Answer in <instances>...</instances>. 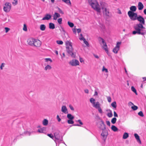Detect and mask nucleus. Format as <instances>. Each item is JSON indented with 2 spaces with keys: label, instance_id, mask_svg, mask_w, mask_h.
<instances>
[{
  "label": "nucleus",
  "instance_id": "f257e3e1",
  "mask_svg": "<svg viewBox=\"0 0 146 146\" xmlns=\"http://www.w3.org/2000/svg\"><path fill=\"white\" fill-rule=\"evenodd\" d=\"M134 28L135 31H133L132 34L135 35L137 34L138 35H144L146 34L145 28L140 24H137L134 26Z\"/></svg>",
  "mask_w": 146,
  "mask_h": 146
},
{
  "label": "nucleus",
  "instance_id": "f03ea898",
  "mask_svg": "<svg viewBox=\"0 0 146 146\" xmlns=\"http://www.w3.org/2000/svg\"><path fill=\"white\" fill-rule=\"evenodd\" d=\"M88 2L91 7L98 13H100L101 12L100 5L96 0H88Z\"/></svg>",
  "mask_w": 146,
  "mask_h": 146
},
{
  "label": "nucleus",
  "instance_id": "7ed1b4c3",
  "mask_svg": "<svg viewBox=\"0 0 146 146\" xmlns=\"http://www.w3.org/2000/svg\"><path fill=\"white\" fill-rule=\"evenodd\" d=\"M66 44L68 46L66 47V50L68 53L70 55L71 57L74 58L75 57L76 54L73 52V48L72 46V43L71 42L67 41Z\"/></svg>",
  "mask_w": 146,
  "mask_h": 146
},
{
  "label": "nucleus",
  "instance_id": "20e7f679",
  "mask_svg": "<svg viewBox=\"0 0 146 146\" xmlns=\"http://www.w3.org/2000/svg\"><path fill=\"white\" fill-rule=\"evenodd\" d=\"M54 140L55 142L56 146H59V144L63 141L62 137H61L58 131L55 132L54 133Z\"/></svg>",
  "mask_w": 146,
  "mask_h": 146
},
{
  "label": "nucleus",
  "instance_id": "39448f33",
  "mask_svg": "<svg viewBox=\"0 0 146 146\" xmlns=\"http://www.w3.org/2000/svg\"><path fill=\"white\" fill-rule=\"evenodd\" d=\"M100 4L101 7V9L102 10L103 13L107 16L109 15V10L107 9V4L103 1H100Z\"/></svg>",
  "mask_w": 146,
  "mask_h": 146
},
{
  "label": "nucleus",
  "instance_id": "423d86ee",
  "mask_svg": "<svg viewBox=\"0 0 146 146\" xmlns=\"http://www.w3.org/2000/svg\"><path fill=\"white\" fill-rule=\"evenodd\" d=\"M97 125L98 127L102 130H104L106 129V126L104 122L101 119L98 122Z\"/></svg>",
  "mask_w": 146,
  "mask_h": 146
},
{
  "label": "nucleus",
  "instance_id": "0eeeda50",
  "mask_svg": "<svg viewBox=\"0 0 146 146\" xmlns=\"http://www.w3.org/2000/svg\"><path fill=\"white\" fill-rule=\"evenodd\" d=\"M128 15L131 19L133 20H135L137 19V14L131 11H129L128 12Z\"/></svg>",
  "mask_w": 146,
  "mask_h": 146
},
{
  "label": "nucleus",
  "instance_id": "6e6552de",
  "mask_svg": "<svg viewBox=\"0 0 146 146\" xmlns=\"http://www.w3.org/2000/svg\"><path fill=\"white\" fill-rule=\"evenodd\" d=\"M11 5L10 3L6 2L4 5L3 7V10L6 13L9 12L11 10Z\"/></svg>",
  "mask_w": 146,
  "mask_h": 146
},
{
  "label": "nucleus",
  "instance_id": "1a4fd4ad",
  "mask_svg": "<svg viewBox=\"0 0 146 146\" xmlns=\"http://www.w3.org/2000/svg\"><path fill=\"white\" fill-rule=\"evenodd\" d=\"M102 40V43L101 45H102V48L104 50L107 54H109L108 48V47L106 43L105 42L104 40L102 38H101Z\"/></svg>",
  "mask_w": 146,
  "mask_h": 146
},
{
  "label": "nucleus",
  "instance_id": "9d476101",
  "mask_svg": "<svg viewBox=\"0 0 146 146\" xmlns=\"http://www.w3.org/2000/svg\"><path fill=\"white\" fill-rule=\"evenodd\" d=\"M121 44V42H117L113 50V52L115 54L117 53L119 49L120 46Z\"/></svg>",
  "mask_w": 146,
  "mask_h": 146
},
{
  "label": "nucleus",
  "instance_id": "9b49d317",
  "mask_svg": "<svg viewBox=\"0 0 146 146\" xmlns=\"http://www.w3.org/2000/svg\"><path fill=\"white\" fill-rule=\"evenodd\" d=\"M69 64L72 66H76L79 65V61L75 59H72L70 61Z\"/></svg>",
  "mask_w": 146,
  "mask_h": 146
},
{
  "label": "nucleus",
  "instance_id": "f8f14e48",
  "mask_svg": "<svg viewBox=\"0 0 146 146\" xmlns=\"http://www.w3.org/2000/svg\"><path fill=\"white\" fill-rule=\"evenodd\" d=\"M137 19L139 22L140 23L139 24H140L141 25H144L145 23V20L144 18L141 16H139L137 18Z\"/></svg>",
  "mask_w": 146,
  "mask_h": 146
},
{
  "label": "nucleus",
  "instance_id": "ddd939ff",
  "mask_svg": "<svg viewBox=\"0 0 146 146\" xmlns=\"http://www.w3.org/2000/svg\"><path fill=\"white\" fill-rule=\"evenodd\" d=\"M34 40L33 45L36 47H40L41 44V41L38 39H35Z\"/></svg>",
  "mask_w": 146,
  "mask_h": 146
},
{
  "label": "nucleus",
  "instance_id": "4468645a",
  "mask_svg": "<svg viewBox=\"0 0 146 146\" xmlns=\"http://www.w3.org/2000/svg\"><path fill=\"white\" fill-rule=\"evenodd\" d=\"M102 132L101 134L102 139L105 141L107 138V136L108 135L107 131L104 130H102Z\"/></svg>",
  "mask_w": 146,
  "mask_h": 146
},
{
  "label": "nucleus",
  "instance_id": "2eb2a0df",
  "mask_svg": "<svg viewBox=\"0 0 146 146\" xmlns=\"http://www.w3.org/2000/svg\"><path fill=\"white\" fill-rule=\"evenodd\" d=\"M61 111L65 114L68 113V110L66 106H63L61 108Z\"/></svg>",
  "mask_w": 146,
  "mask_h": 146
},
{
  "label": "nucleus",
  "instance_id": "dca6fc26",
  "mask_svg": "<svg viewBox=\"0 0 146 146\" xmlns=\"http://www.w3.org/2000/svg\"><path fill=\"white\" fill-rule=\"evenodd\" d=\"M51 18V16L50 15L48 14H46L44 17H43L42 20H49Z\"/></svg>",
  "mask_w": 146,
  "mask_h": 146
},
{
  "label": "nucleus",
  "instance_id": "f3484780",
  "mask_svg": "<svg viewBox=\"0 0 146 146\" xmlns=\"http://www.w3.org/2000/svg\"><path fill=\"white\" fill-rule=\"evenodd\" d=\"M35 39L34 38H30L28 40L27 42L28 44L29 45L33 46L34 45V41Z\"/></svg>",
  "mask_w": 146,
  "mask_h": 146
},
{
  "label": "nucleus",
  "instance_id": "a211bd4d",
  "mask_svg": "<svg viewBox=\"0 0 146 146\" xmlns=\"http://www.w3.org/2000/svg\"><path fill=\"white\" fill-rule=\"evenodd\" d=\"M60 14L56 12H55L53 15V19L54 20H56L57 19V18L60 17Z\"/></svg>",
  "mask_w": 146,
  "mask_h": 146
},
{
  "label": "nucleus",
  "instance_id": "6ab92c4d",
  "mask_svg": "<svg viewBox=\"0 0 146 146\" xmlns=\"http://www.w3.org/2000/svg\"><path fill=\"white\" fill-rule=\"evenodd\" d=\"M99 30L101 32L104 33L106 31L105 25H101Z\"/></svg>",
  "mask_w": 146,
  "mask_h": 146
},
{
  "label": "nucleus",
  "instance_id": "aec40b11",
  "mask_svg": "<svg viewBox=\"0 0 146 146\" xmlns=\"http://www.w3.org/2000/svg\"><path fill=\"white\" fill-rule=\"evenodd\" d=\"M144 7V6L143 4L141 2H139L138 3V9L139 10H142Z\"/></svg>",
  "mask_w": 146,
  "mask_h": 146
},
{
  "label": "nucleus",
  "instance_id": "412c9836",
  "mask_svg": "<svg viewBox=\"0 0 146 146\" xmlns=\"http://www.w3.org/2000/svg\"><path fill=\"white\" fill-rule=\"evenodd\" d=\"M134 136L137 142H139L140 143H141V142L140 140L139 137L137 133H135Z\"/></svg>",
  "mask_w": 146,
  "mask_h": 146
},
{
  "label": "nucleus",
  "instance_id": "4be33fe9",
  "mask_svg": "<svg viewBox=\"0 0 146 146\" xmlns=\"http://www.w3.org/2000/svg\"><path fill=\"white\" fill-rule=\"evenodd\" d=\"M46 131V128L44 127L38 129V130L37 132L39 133H43Z\"/></svg>",
  "mask_w": 146,
  "mask_h": 146
},
{
  "label": "nucleus",
  "instance_id": "5701e85b",
  "mask_svg": "<svg viewBox=\"0 0 146 146\" xmlns=\"http://www.w3.org/2000/svg\"><path fill=\"white\" fill-rule=\"evenodd\" d=\"M92 106L96 109H97L100 107V104L98 102H96L95 104Z\"/></svg>",
  "mask_w": 146,
  "mask_h": 146
},
{
  "label": "nucleus",
  "instance_id": "b1692460",
  "mask_svg": "<svg viewBox=\"0 0 146 146\" xmlns=\"http://www.w3.org/2000/svg\"><path fill=\"white\" fill-rule=\"evenodd\" d=\"M46 28L45 25L44 24H41L40 25V28L42 31H44L45 30Z\"/></svg>",
  "mask_w": 146,
  "mask_h": 146
},
{
  "label": "nucleus",
  "instance_id": "393cba45",
  "mask_svg": "<svg viewBox=\"0 0 146 146\" xmlns=\"http://www.w3.org/2000/svg\"><path fill=\"white\" fill-rule=\"evenodd\" d=\"M136 7L135 6H132L130 7V11L133 12L135 11L136 10Z\"/></svg>",
  "mask_w": 146,
  "mask_h": 146
},
{
  "label": "nucleus",
  "instance_id": "a878e982",
  "mask_svg": "<svg viewBox=\"0 0 146 146\" xmlns=\"http://www.w3.org/2000/svg\"><path fill=\"white\" fill-rule=\"evenodd\" d=\"M67 117L69 119H74V117L70 113L68 114Z\"/></svg>",
  "mask_w": 146,
  "mask_h": 146
},
{
  "label": "nucleus",
  "instance_id": "bb28decb",
  "mask_svg": "<svg viewBox=\"0 0 146 146\" xmlns=\"http://www.w3.org/2000/svg\"><path fill=\"white\" fill-rule=\"evenodd\" d=\"M48 123V121L46 119H44L42 121V124L44 125H47Z\"/></svg>",
  "mask_w": 146,
  "mask_h": 146
},
{
  "label": "nucleus",
  "instance_id": "cd10ccee",
  "mask_svg": "<svg viewBox=\"0 0 146 146\" xmlns=\"http://www.w3.org/2000/svg\"><path fill=\"white\" fill-rule=\"evenodd\" d=\"M49 28L51 29H54L55 28L54 25L52 23H49Z\"/></svg>",
  "mask_w": 146,
  "mask_h": 146
},
{
  "label": "nucleus",
  "instance_id": "c85d7f7f",
  "mask_svg": "<svg viewBox=\"0 0 146 146\" xmlns=\"http://www.w3.org/2000/svg\"><path fill=\"white\" fill-rule=\"evenodd\" d=\"M108 111H110L107 114V115L109 117H111L113 116V114L112 111L110 110H109Z\"/></svg>",
  "mask_w": 146,
  "mask_h": 146
},
{
  "label": "nucleus",
  "instance_id": "c756f323",
  "mask_svg": "<svg viewBox=\"0 0 146 146\" xmlns=\"http://www.w3.org/2000/svg\"><path fill=\"white\" fill-rule=\"evenodd\" d=\"M111 129L114 131H117L118 130L117 128L115 126L112 125L111 127Z\"/></svg>",
  "mask_w": 146,
  "mask_h": 146
},
{
  "label": "nucleus",
  "instance_id": "7c9ffc66",
  "mask_svg": "<svg viewBox=\"0 0 146 146\" xmlns=\"http://www.w3.org/2000/svg\"><path fill=\"white\" fill-rule=\"evenodd\" d=\"M129 136L128 134L127 133H125L123 135V138L124 139H126Z\"/></svg>",
  "mask_w": 146,
  "mask_h": 146
},
{
  "label": "nucleus",
  "instance_id": "2f4dec72",
  "mask_svg": "<svg viewBox=\"0 0 146 146\" xmlns=\"http://www.w3.org/2000/svg\"><path fill=\"white\" fill-rule=\"evenodd\" d=\"M52 68L51 66L49 65H47L44 68V70L46 71L50 70Z\"/></svg>",
  "mask_w": 146,
  "mask_h": 146
},
{
  "label": "nucleus",
  "instance_id": "473e14b6",
  "mask_svg": "<svg viewBox=\"0 0 146 146\" xmlns=\"http://www.w3.org/2000/svg\"><path fill=\"white\" fill-rule=\"evenodd\" d=\"M90 103L92 104V106L94 104L95 102V100L93 98H92L90 99Z\"/></svg>",
  "mask_w": 146,
  "mask_h": 146
},
{
  "label": "nucleus",
  "instance_id": "72a5a7b5",
  "mask_svg": "<svg viewBox=\"0 0 146 146\" xmlns=\"http://www.w3.org/2000/svg\"><path fill=\"white\" fill-rule=\"evenodd\" d=\"M68 24L69 26L71 28L73 27L74 25V24L73 23L69 21L68 22Z\"/></svg>",
  "mask_w": 146,
  "mask_h": 146
},
{
  "label": "nucleus",
  "instance_id": "f704fd0d",
  "mask_svg": "<svg viewBox=\"0 0 146 146\" xmlns=\"http://www.w3.org/2000/svg\"><path fill=\"white\" fill-rule=\"evenodd\" d=\"M111 106L114 108H116L117 107L116 104L115 102H113L111 104Z\"/></svg>",
  "mask_w": 146,
  "mask_h": 146
},
{
  "label": "nucleus",
  "instance_id": "c9c22d12",
  "mask_svg": "<svg viewBox=\"0 0 146 146\" xmlns=\"http://www.w3.org/2000/svg\"><path fill=\"white\" fill-rule=\"evenodd\" d=\"M64 2L68 5H71V3L70 0H65Z\"/></svg>",
  "mask_w": 146,
  "mask_h": 146
},
{
  "label": "nucleus",
  "instance_id": "e433bc0d",
  "mask_svg": "<svg viewBox=\"0 0 146 146\" xmlns=\"http://www.w3.org/2000/svg\"><path fill=\"white\" fill-rule=\"evenodd\" d=\"M116 118L115 117H113L111 121L112 124H114L116 123Z\"/></svg>",
  "mask_w": 146,
  "mask_h": 146
},
{
  "label": "nucleus",
  "instance_id": "4c0bfd02",
  "mask_svg": "<svg viewBox=\"0 0 146 146\" xmlns=\"http://www.w3.org/2000/svg\"><path fill=\"white\" fill-rule=\"evenodd\" d=\"M131 90L133 92L135 93L136 95L137 94L136 90L133 86H131Z\"/></svg>",
  "mask_w": 146,
  "mask_h": 146
},
{
  "label": "nucleus",
  "instance_id": "58836bf2",
  "mask_svg": "<svg viewBox=\"0 0 146 146\" xmlns=\"http://www.w3.org/2000/svg\"><path fill=\"white\" fill-rule=\"evenodd\" d=\"M67 122L69 124H73L74 123V121H73V119H68L67 121Z\"/></svg>",
  "mask_w": 146,
  "mask_h": 146
},
{
  "label": "nucleus",
  "instance_id": "ea45409f",
  "mask_svg": "<svg viewBox=\"0 0 146 146\" xmlns=\"http://www.w3.org/2000/svg\"><path fill=\"white\" fill-rule=\"evenodd\" d=\"M85 38H84L83 36V35L82 34H80V35L79 37V39L80 40H84Z\"/></svg>",
  "mask_w": 146,
  "mask_h": 146
},
{
  "label": "nucleus",
  "instance_id": "a19ab883",
  "mask_svg": "<svg viewBox=\"0 0 146 146\" xmlns=\"http://www.w3.org/2000/svg\"><path fill=\"white\" fill-rule=\"evenodd\" d=\"M57 43L58 44L62 45L63 43V42L62 40H58L56 41Z\"/></svg>",
  "mask_w": 146,
  "mask_h": 146
},
{
  "label": "nucleus",
  "instance_id": "79ce46f5",
  "mask_svg": "<svg viewBox=\"0 0 146 146\" xmlns=\"http://www.w3.org/2000/svg\"><path fill=\"white\" fill-rule=\"evenodd\" d=\"M44 60L46 62L49 61L50 63L52 62V60L50 58H46L44 59Z\"/></svg>",
  "mask_w": 146,
  "mask_h": 146
},
{
  "label": "nucleus",
  "instance_id": "37998d69",
  "mask_svg": "<svg viewBox=\"0 0 146 146\" xmlns=\"http://www.w3.org/2000/svg\"><path fill=\"white\" fill-rule=\"evenodd\" d=\"M5 64L4 63H2L1 64L0 66V68L1 70H2L3 69V68L5 67Z\"/></svg>",
  "mask_w": 146,
  "mask_h": 146
},
{
  "label": "nucleus",
  "instance_id": "c03bdc74",
  "mask_svg": "<svg viewBox=\"0 0 146 146\" xmlns=\"http://www.w3.org/2000/svg\"><path fill=\"white\" fill-rule=\"evenodd\" d=\"M32 132H30L28 131H26L25 132V134L26 135L29 136V135H31V133Z\"/></svg>",
  "mask_w": 146,
  "mask_h": 146
},
{
  "label": "nucleus",
  "instance_id": "a18cd8bd",
  "mask_svg": "<svg viewBox=\"0 0 146 146\" xmlns=\"http://www.w3.org/2000/svg\"><path fill=\"white\" fill-rule=\"evenodd\" d=\"M131 108L134 110H135L137 109L138 107L134 105L133 106L131 107Z\"/></svg>",
  "mask_w": 146,
  "mask_h": 146
},
{
  "label": "nucleus",
  "instance_id": "49530a36",
  "mask_svg": "<svg viewBox=\"0 0 146 146\" xmlns=\"http://www.w3.org/2000/svg\"><path fill=\"white\" fill-rule=\"evenodd\" d=\"M62 19L61 18H60L58 19L57 21L59 24H61L62 23Z\"/></svg>",
  "mask_w": 146,
  "mask_h": 146
},
{
  "label": "nucleus",
  "instance_id": "de8ad7c7",
  "mask_svg": "<svg viewBox=\"0 0 146 146\" xmlns=\"http://www.w3.org/2000/svg\"><path fill=\"white\" fill-rule=\"evenodd\" d=\"M47 135L52 139H54V136L51 134H48Z\"/></svg>",
  "mask_w": 146,
  "mask_h": 146
},
{
  "label": "nucleus",
  "instance_id": "09e8293b",
  "mask_svg": "<svg viewBox=\"0 0 146 146\" xmlns=\"http://www.w3.org/2000/svg\"><path fill=\"white\" fill-rule=\"evenodd\" d=\"M23 29L25 31H27V27L26 24H24V25L23 28Z\"/></svg>",
  "mask_w": 146,
  "mask_h": 146
},
{
  "label": "nucleus",
  "instance_id": "8fccbe9b",
  "mask_svg": "<svg viewBox=\"0 0 146 146\" xmlns=\"http://www.w3.org/2000/svg\"><path fill=\"white\" fill-rule=\"evenodd\" d=\"M84 41V43L87 46H89V44H88V42L87 41H86L85 39H84V40H83Z\"/></svg>",
  "mask_w": 146,
  "mask_h": 146
},
{
  "label": "nucleus",
  "instance_id": "3c124183",
  "mask_svg": "<svg viewBox=\"0 0 146 146\" xmlns=\"http://www.w3.org/2000/svg\"><path fill=\"white\" fill-rule=\"evenodd\" d=\"M17 0H14L13 2L12 3L13 5H15L17 4Z\"/></svg>",
  "mask_w": 146,
  "mask_h": 146
},
{
  "label": "nucleus",
  "instance_id": "603ef678",
  "mask_svg": "<svg viewBox=\"0 0 146 146\" xmlns=\"http://www.w3.org/2000/svg\"><path fill=\"white\" fill-rule=\"evenodd\" d=\"M102 71H105L106 72H108V70L104 66H103V68H102Z\"/></svg>",
  "mask_w": 146,
  "mask_h": 146
},
{
  "label": "nucleus",
  "instance_id": "864d4df0",
  "mask_svg": "<svg viewBox=\"0 0 146 146\" xmlns=\"http://www.w3.org/2000/svg\"><path fill=\"white\" fill-rule=\"evenodd\" d=\"M75 121L76 122H78L81 125H82L83 124V123L81 121L80 119L76 120Z\"/></svg>",
  "mask_w": 146,
  "mask_h": 146
},
{
  "label": "nucleus",
  "instance_id": "5fc2aeb1",
  "mask_svg": "<svg viewBox=\"0 0 146 146\" xmlns=\"http://www.w3.org/2000/svg\"><path fill=\"white\" fill-rule=\"evenodd\" d=\"M138 114L141 117H143V113L142 111H140L138 113Z\"/></svg>",
  "mask_w": 146,
  "mask_h": 146
},
{
  "label": "nucleus",
  "instance_id": "6e6d98bb",
  "mask_svg": "<svg viewBox=\"0 0 146 146\" xmlns=\"http://www.w3.org/2000/svg\"><path fill=\"white\" fill-rule=\"evenodd\" d=\"M62 31L63 32L65 36V35H68L66 33V32L64 30V29L63 28H61Z\"/></svg>",
  "mask_w": 146,
  "mask_h": 146
},
{
  "label": "nucleus",
  "instance_id": "4d7b16f0",
  "mask_svg": "<svg viewBox=\"0 0 146 146\" xmlns=\"http://www.w3.org/2000/svg\"><path fill=\"white\" fill-rule=\"evenodd\" d=\"M97 109H98V111L100 113H102V111L100 107L99 108H97Z\"/></svg>",
  "mask_w": 146,
  "mask_h": 146
},
{
  "label": "nucleus",
  "instance_id": "13d9d810",
  "mask_svg": "<svg viewBox=\"0 0 146 146\" xmlns=\"http://www.w3.org/2000/svg\"><path fill=\"white\" fill-rule=\"evenodd\" d=\"M57 8L58 9V12L61 13V14H63V11L59 7H58Z\"/></svg>",
  "mask_w": 146,
  "mask_h": 146
},
{
  "label": "nucleus",
  "instance_id": "bf43d9fd",
  "mask_svg": "<svg viewBox=\"0 0 146 146\" xmlns=\"http://www.w3.org/2000/svg\"><path fill=\"white\" fill-rule=\"evenodd\" d=\"M5 32L6 33H7L10 30V29L8 27H5Z\"/></svg>",
  "mask_w": 146,
  "mask_h": 146
},
{
  "label": "nucleus",
  "instance_id": "052dcab7",
  "mask_svg": "<svg viewBox=\"0 0 146 146\" xmlns=\"http://www.w3.org/2000/svg\"><path fill=\"white\" fill-rule=\"evenodd\" d=\"M56 119L58 122H60L61 120V119L60 118L58 115H57L56 116Z\"/></svg>",
  "mask_w": 146,
  "mask_h": 146
},
{
  "label": "nucleus",
  "instance_id": "680f3d73",
  "mask_svg": "<svg viewBox=\"0 0 146 146\" xmlns=\"http://www.w3.org/2000/svg\"><path fill=\"white\" fill-rule=\"evenodd\" d=\"M108 101L109 102H110L111 101V98L110 97H108L107 98Z\"/></svg>",
  "mask_w": 146,
  "mask_h": 146
},
{
  "label": "nucleus",
  "instance_id": "e2e57ef3",
  "mask_svg": "<svg viewBox=\"0 0 146 146\" xmlns=\"http://www.w3.org/2000/svg\"><path fill=\"white\" fill-rule=\"evenodd\" d=\"M69 107L70 108V109L72 110H74V109L73 107L71 105H70L69 106Z\"/></svg>",
  "mask_w": 146,
  "mask_h": 146
},
{
  "label": "nucleus",
  "instance_id": "0e129e2a",
  "mask_svg": "<svg viewBox=\"0 0 146 146\" xmlns=\"http://www.w3.org/2000/svg\"><path fill=\"white\" fill-rule=\"evenodd\" d=\"M114 116L115 117H118L117 114L115 111H114Z\"/></svg>",
  "mask_w": 146,
  "mask_h": 146
},
{
  "label": "nucleus",
  "instance_id": "69168bd1",
  "mask_svg": "<svg viewBox=\"0 0 146 146\" xmlns=\"http://www.w3.org/2000/svg\"><path fill=\"white\" fill-rule=\"evenodd\" d=\"M106 123L107 125H108V126H110V122L109 121H106Z\"/></svg>",
  "mask_w": 146,
  "mask_h": 146
},
{
  "label": "nucleus",
  "instance_id": "338daca9",
  "mask_svg": "<svg viewBox=\"0 0 146 146\" xmlns=\"http://www.w3.org/2000/svg\"><path fill=\"white\" fill-rule=\"evenodd\" d=\"M80 62L81 63H82L83 62H84V60L83 59L81 58H80Z\"/></svg>",
  "mask_w": 146,
  "mask_h": 146
},
{
  "label": "nucleus",
  "instance_id": "774afa93",
  "mask_svg": "<svg viewBox=\"0 0 146 146\" xmlns=\"http://www.w3.org/2000/svg\"><path fill=\"white\" fill-rule=\"evenodd\" d=\"M77 32L78 33H79L81 32V29H76Z\"/></svg>",
  "mask_w": 146,
  "mask_h": 146
}]
</instances>
